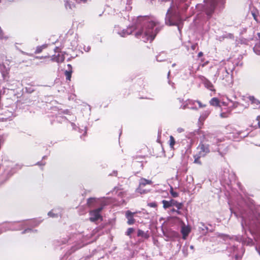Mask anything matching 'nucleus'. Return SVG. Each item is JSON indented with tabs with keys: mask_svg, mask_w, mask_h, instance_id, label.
I'll return each instance as SVG.
<instances>
[{
	"mask_svg": "<svg viewBox=\"0 0 260 260\" xmlns=\"http://www.w3.org/2000/svg\"><path fill=\"white\" fill-rule=\"evenodd\" d=\"M138 21L142 22L143 26L135 33V36L138 38H142L144 42L152 41L157 34L160 30L158 22L154 20L152 16H139Z\"/></svg>",
	"mask_w": 260,
	"mask_h": 260,
	"instance_id": "f257e3e1",
	"label": "nucleus"
},
{
	"mask_svg": "<svg viewBox=\"0 0 260 260\" xmlns=\"http://www.w3.org/2000/svg\"><path fill=\"white\" fill-rule=\"evenodd\" d=\"M114 192L117 194V199L90 198L87 200L86 205L90 208H94L92 211H101L107 206H119L125 204V202L123 198L126 194L125 192L121 189H117L116 191L114 189L113 192Z\"/></svg>",
	"mask_w": 260,
	"mask_h": 260,
	"instance_id": "f03ea898",
	"label": "nucleus"
},
{
	"mask_svg": "<svg viewBox=\"0 0 260 260\" xmlns=\"http://www.w3.org/2000/svg\"><path fill=\"white\" fill-rule=\"evenodd\" d=\"M166 23L169 25H179V11L178 6H171L168 10L166 17Z\"/></svg>",
	"mask_w": 260,
	"mask_h": 260,
	"instance_id": "7ed1b4c3",
	"label": "nucleus"
},
{
	"mask_svg": "<svg viewBox=\"0 0 260 260\" xmlns=\"http://www.w3.org/2000/svg\"><path fill=\"white\" fill-rule=\"evenodd\" d=\"M256 221L255 220H250V219H243L241 222V225L243 230L246 231L248 229L251 233L252 232L254 227V224H256Z\"/></svg>",
	"mask_w": 260,
	"mask_h": 260,
	"instance_id": "20e7f679",
	"label": "nucleus"
},
{
	"mask_svg": "<svg viewBox=\"0 0 260 260\" xmlns=\"http://www.w3.org/2000/svg\"><path fill=\"white\" fill-rule=\"evenodd\" d=\"M222 75L220 76V78L222 80H224L225 84L230 85L232 83L233 80L232 75L228 72L226 69L222 71Z\"/></svg>",
	"mask_w": 260,
	"mask_h": 260,
	"instance_id": "39448f33",
	"label": "nucleus"
},
{
	"mask_svg": "<svg viewBox=\"0 0 260 260\" xmlns=\"http://www.w3.org/2000/svg\"><path fill=\"white\" fill-rule=\"evenodd\" d=\"M191 230L190 226L188 225H186L183 224V225H181V233L182 235V238L183 239L186 240L187 239V236L191 232Z\"/></svg>",
	"mask_w": 260,
	"mask_h": 260,
	"instance_id": "423d86ee",
	"label": "nucleus"
},
{
	"mask_svg": "<svg viewBox=\"0 0 260 260\" xmlns=\"http://www.w3.org/2000/svg\"><path fill=\"white\" fill-rule=\"evenodd\" d=\"M162 203L163 204V207L165 209H166L175 205H176L178 209H179V207L177 205V202L173 200H171L170 201L163 200L162 201Z\"/></svg>",
	"mask_w": 260,
	"mask_h": 260,
	"instance_id": "0eeeda50",
	"label": "nucleus"
},
{
	"mask_svg": "<svg viewBox=\"0 0 260 260\" xmlns=\"http://www.w3.org/2000/svg\"><path fill=\"white\" fill-rule=\"evenodd\" d=\"M0 71L4 78H6L9 75L10 68L6 67L4 63L0 64Z\"/></svg>",
	"mask_w": 260,
	"mask_h": 260,
	"instance_id": "6e6552de",
	"label": "nucleus"
},
{
	"mask_svg": "<svg viewBox=\"0 0 260 260\" xmlns=\"http://www.w3.org/2000/svg\"><path fill=\"white\" fill-rule=\"evenodd\" d=\"M166 237L169 238L171 240H174L175 239L178 238V234L177 232L172 231V230H168L165 233Z\"/></svg>",
	"mask_w": 260,
	"mask_h": 260,
	"instance_id": "1a4fd4ad",
	"label": "nucleus"
},
{
	"mask_svg": "<svg viewBox=\"0 0 260 260\" xmlns=\"http://www.w3.org/2000/svg\"><path fill=\"white\" fill-rule=\"evenodd\" d=\"M136 212H126V217L127 219V223L129 225H132L135 223V219L134 218V214Z\"/></svg>",
	"mask_w": 260,
	"mask_h": 260,
	"instance_id": "9d476101",
	"label": "nucleus"
},
{
	"mask_svg": "<svg viewBox=\"0 0 260 260\" xmlns=\"http://www.w3.org/2000/svg\"><path fill=\"white\" fill-rule=\"evenodd\" d=\"M68 70L64 72V74L66 77V79L69 81H71L72 77V74L73 73L72 67L70 64L67 65Z\"/></svg>",
	"mask_w": 260,
	"mask_h": 260,
	"instance_id": "9b49d317",
	"label": "nucleus"
},
{
	"mask_svg": "<svg viewBox=\"0 0 260 260\" xmlns=\"http://www.w3.org/2000/svg\"><path fill=\"white\" fill-rule=\"evenodd\" d=\"M93 214L91 215L89 219L91 221L95 222L99 220H102V217L100 214V212H93Z\"/></svg>",
	"mask_w": 260,
	"mask_h": 260,
	"instance_id": "f8f14e48",
	"label": "nucleus"
},
{
	"mask_svg": "<svg viewBox=\"0 0 260 260\" xmlns=\"http://www.w3.org/2000/svg\"><path fill=\"white\" fill-rule=\"evenodd\" d=\"M200 155L204 156L207 153L209 152V149L208 145H205L204 144H201L200 145Z\"/></svg>",
	"mask_w": 260,
	"mask_h": 260,
	"instance_id": "ddd939ff",
	"label": "nucleus"
},
{
	"mask_svg": "<svg viewBox=\"0 0 260 260\" xmlns=\"http://www.w3.org/2000/svg\"><path fill=\"white\" fill-rule=\"evenodd\" d=\"M75 1L76 0H66L65 7L67 9H72L75 8Z\"/></svg>",
	"mask_w": 260,
	"mask_h": 260,
	"instance_id": "4468645a",
	"label": "nucleus"
},
{
	"mask_svg": "<svg viewBox=\"0 0 260 260\" xmlns=\"http://www.w3.org/2000/svg\"><path fill=\"white\" fill-rule=\"evenodd\" d=\"M257 36L258 42H257L253 48V50L256 54L260 55V50H259V48H260V33H257Z\"/></svg>",
	"mask_w": 260,
	"mask_h": 260,
	"instance_id": "2eb2a0df",
	"label": "nucleus"
},
{
	"mask_svg": "<svg viewBox=\"0 0 260 260\" xmlns=\"http://www.w3.org/2000/svg\"><path fill=\"white\" fill-rule=\"evenodd\" d=\"M210 113V111L209 110H206L204 111L200 116L199 118V121H204L209 115Z\"/></svg>",
	"mask_w": 260,
	"mask_h": 260,
	"instance_id": "dca6fc26",
	"label": "nucleus"
},
{
	"mask_svg": "<svg viewBox=\"0 0 260 260\" xmlns=\"http://www.w3.org/2000/svg\"><path fill=\"white\" fill-rule=\"evenodd\" d=\"M137 236L138 237H142L145 239H148L149 237V235L147 233H145L141 230H138Z\"/></svg>",
	"mask_w": 260,
	"mask_h": 260,
	"instance_id": "f3484780",
	"label": "nucleus"
},
{
	"mask_svg": "<svg viewBox=\"0 0 260 260\" xmlns=\"http://www.w3.org/2000/svg\"><path fill=\"white\" fill-rule=\"evenodd\" d=\"M210 104L212 106L221 107V105H219V101L216 98H212L210 101Z\"/></svg>",
	"mask_w": 260,
	"mask_h": 260,
	"instance_id": "a211bd4d",
	"label": "nucleus"
},
{
	"mask_svg": "<svg viewBox=\"0 0 260 260\" xmlns=\"http://www.w3.org/2000/svg\"><path fill=\"white\" fill-rule=\"evenodd\" d=\"M152 181L151 180H147L145 178H141L140 179V185H143V186H145L146 185H147V184H152Z\"/></svg>",
	"mask_w": 260,
	"mask_h": 260,
	"instance_id": "6ab92c4d",
	"label": "nucleus"
},
{
	"mask_svg": "<svg viewBox=\"0 0 260 260\" xmlns=\"http://www.w3.org/2000/svg\"><path fill=\"white\" fill-rule=\"evenodd\" d=\"M204 84H205V87L206 88H207L208 89H209V90H212V91L214 90V89L213 88V84L209 81H205L204 83Z\"/></svg>",
	"mask_w": 260,
	"mask_h": 260,
	"instance_id": "aec40b11",
	"label": "nucleus"
},
{
	"mask_svg": "<svg viewBox=\"0 0 260 260\" xmlns=\"http://www.w3.org/2000/svg\"><path fill=\"white\" fill-rule=\"evenodd\" d=\"M134 159L138 160V161H141L142 159L145 158V155L137 154L133 156Z\"/></svg>",
	"mask_w": 260,
	"mask_h": 260,
	"instance_id": "412c9836",
	"label": "nucleus"
},
{
	"mask_svg": "<svg viewBox=\"0 0 260 260\" xmlns=\"http://www.w3.org/2000/svg\"><path fill=\"white\" fill-rule=\"evenodd\" d=\"M169 142H170V146L171 148H173V147L175 144V140L172 136H171L170 137Z\"/></svg>",
	"mask_w": 260,
	"mask_h": 260,
	"instance_id": "4be33fe9",
	"label": "nucleus"
},
{
	"mask_svg": "<svg viewBox=\"0 0 260 260\" xmlns=\"http://www.w3.org/2000/svg\"><path fill=\"white\" fill-rule=\"evenodd\" d=\"M134 229L132 228H129L127 229L126 235L129 237H131V234L134 232Z\"/></svg>",
	"mask_w": 260,
	"mask_h": 260,
	"instance_id": "5701e85b",
	"label": "nucleus"
},
{
	"mask_svg": "<svg viewBox=\"0 0 260 260\" xmlns=\"http://www.w3.org/2000/svg\"><path fill=\"white\" fill-rule=\"evenodd\" d=\"M46 47L45 46H39L37 48L36 51H35V53L36 54H37V53H41L43 49L44 48H45Z\"/></svg>",
	"mask_w": 260,
	"mask_h": 260,
	"instance_id": "b1692460",
	"label": "nucleus"
},
{
	"mask_svg": "<svg viewBox=\"0 0 260 260\" xmlns=\"http://www.w3.org/2000/svg\"><path fill=\"white\" fill-rule=\"evenodd\" d=\"M253 16L254 19L257 22L260 23V11L258 12L257 15L253 14Z\"/></svg>",
	"mask_w": 260,
	"mask_h": 260,
	"instance_id": "393cba45",
	"label": "nucleus"
},
{
	"mask_svg": "<svg viewBox=\"0 0 260 260\" xmlns=\"http://www.w3.org/2000/svg\"><path fill=\"white\" fill-rule=\"evenodd\" d=\"M249 99L251 101L252 103H253V104H255L256 105H258L259 103V102L253 96H250L249 98Z\"/></svg>",
	"mask_w": 260,
	"mask_h": 260,
	"instance_id": "a878e982",
	"label": "nucleus"
},
{
	"mask_svg": "<svg viewBox=\"0 0 260 260\" xmlns=\"http://www.w3.org/2000/svg\"><path fill=\"white\" fill-rule=\"evenodd\" d=\"M64 60V56L63 55H62L61 56H58V57L56 58V61L58 62H62Z\"/></svg>",
	"mask_w": 260,
	"mask_h": 260,
	"instance_id": "bb28decb",
	"label": "nucleus"
},
{
	"mask_svg": "<svg viewBox=\"0 0 260 260\" xmlns=\"http://www.w3.org/2000/svg\"><path fill=\"white\" fill-rule=\"evenodd\" d=\"M171 193L173 197H177L178 196L177 193L174 192L172 188L171 189Z\"/></svg>",
	"mask_w": 260,
	"mask_h": 260,
	"instance_id": "cd10ccee",
	"label": "nucleus"
},
{
	"mask_svg": "<svg viewBox=\"0 0 260 260\" xmlns=\"http://www.w3.org/2000/svg\"><path fill=\"white\" fill-rule=\"evenodd\" d=\"M148 206L151 207H156V204L155 203H151L148 204Z\"/></svg>",
	"mask_w": 260,
	"mask_h": 260,
	"instance_id": "c85d7f7f",
	"label": "nucleus"
},
{
	"mask_svg": "<svg viewBox=\"0 0 260 260\" xmlns=\"http://www.w3.org/2000/svg\"><path fill=\"white\" fill-rule=\"evenodd\" d=\"M196 102L198 104V105L200 108H203L205 106V105H203L200 101H197Z\"/></svg>",
	"mask_w": 260,
	"mask_h": 260,
	"instance_id": "c756f323",
	"label": "nucleus"
},
{
	"mask_svg": "<svg viewBox=\"0 0 260 260\" xmlns=\"http://www.w3.org/2000/svg\"><path fill=\"white\" fill-rule=\"evenodd\" d=\"M200 224L202 225V227L199 226L200 228L202 229V230H207V228L202 223H200Z\"/></svg>",
	"mask_w": 260,
	"mask_h": 260,
	"instance_id": "7c9ffc66",
	"label": "nucleus"
},
{
	"mask_svg": "<svg viewBox=\"0 0 260 260\" xmlns=\"http://www.w3.org/2000/svg\"><path fill=\"white\" fill-rule=\"evenodd\" d=\"M220 116L222 118H225L228 117V115L226 114H225L224 113H222L220 114Z\"/></svg>",
	"mask_w": 260,
	"mask_h": 260,
	"instance_id": "2f4dec72",
	"label": "nucleus"
},
{
	"mask_svg": "<svg viewBox=\"0 0 260 260\" xmlns=\"http://www.w3.org/2000/svg\"><path fill=\"white\" fill-rule=\"evenodd\" d=\"M87 1V0H76V2L77 3H81V2H86Z\"/></svg>",
	"mask_w": 260,
	"mask_h": 260,
	"instance_id": "473e14b6",
	"label": "nucleus"
},
{
	"mask_svg": "<svg viewBox=\"0 0 260 260\" xmlns=\"http://www.w3.org/2000/svg\"><path fill=\"white\" fill-rule=\"evenodd\" d=\"M203 52H199V53H198V57H200L202 56H203Z\"/></svg>",
	"mask_w": 260,
	"mask_h": 260,
	"instance_id": "72a5a7b5",
	"label": "nucleus"
},
{
	"mask_svg": "<svg viewBox=\"0 0 260 260\" xmlns=\"http://www.w3.org/2000/svg\"><path fill=\"white\" fill-rule=\"evenodd\" d=\"M182 252L183 253V254H184L185 256H186L187 255V253H186L185 252V249L183 248V250H182Z\"/></svg>",
	"mask_w": 260,
	"mask_h": 260,
	"instance_id": "f704fd0d",
	"label": "nucleus"
},
{
	"mask_svg": "<svg viewBox=\"0 0 260 260\" xmlns=\"http://www.w3.org/2000/svg\"><path fill=\"white\" fill-rule=\"evenodd\" d=\"M219 105H221V106H225L226 105V104H225V103L224 102H221V103L219 102Z\"/></svg>",
	"mask_w": 260,
	"mask_h": 260,
	"instance_id": "c9c22d12",
	"label": "nucleus"
},
{
	"mask_svg": "<svg viewBox=\"0 0 260 260\" xmlns=\"http://www.w3.org/2000/svg\"><path fill=\"white\" fill-rule=\"evenodd\" d=\"M48 215L50 216H53L52 212H48Z\"/></svg>",
	"mask_w": 260,
	"mask_h": 260,
	"instance_id": "e433bc0d",
	"label": "nucleus"
},
{
	"mask_svg": "<svg viewBox=\"0 0 260 260\" xmlns=\"http://www.w3.org/2000/svg\"><path fill=\"white\" fill-rule=\"evenodd\" d=\"M122 33L123 34V35H121L122 37H124L125 36V32H122Z\"/></svg>",
	"mask_w": 260,
	"mask_h": 260,
	"instance_id": "4c0bfd02",
	"label": "nucleus"
},
{
	"mask_svg": "<svg viewBox=\"0 0 260 260\" xmlns=\"http://www.w3.org/2000/svg\"><path fill=\"white\" fill-rule=\"evenodd\" d=\"M192 49H194V48H195V46H194V45L192 46Z\"/></svg>",
	"mask_w": 260,
	"mask_h": 260,
	"instance_id": "58836bf2",
	"label": "nucleus"
},
{
	"mask_svg": "<svg viewBox=\"0 0 260 260\" xmlns=\"http://www.w3.org/2000/svg\"><path fill=\"white\" fill-rule=\"evenodd\" d=\"M172 211L174 212V211H176V210H175V209H173L172 210Z\"/></svg>",
	"mask_w": 260,
	"mask_h": 260,
	"instance_id": "ea45409f",
	"label": "nucleus"
},
{
	"mask_svg": "<svg viewBox=\"0 0 260 260\" xmlns=\"http://www.w3.org/2000/svg\"><path fill=\"white\" fill-rule=\"evenodd\" d=\"M194 161H195L196 162H198V159H195V160H194Z\"/></svg>",
	"mask_w": 260,
	"mask_h": 260,
	"instance_id": "a19ab883",
	"label": "nucleus"
},
{
	"mask_svg": "<svg viewBox=\"0 0 260 260\" xmlns=\"http://www.w3.org/2000/svg\"><path fill=\"white\" fill-rule=\"evenodd\" d=\"M259 118H260V117H259V116H257V120H258Z\"/></svg>",
	"mask_w": 260,
	"mask_h": 260,
	"instance_id": "79ce46f5",
	"label": "nucleus"
},
{
	"mask_svg": "<svg viewBox=\"0 0 260 260\" xmlns=\"http://www.w3.org/2000/svg\"><path fill=\"white\" fill-rule=\"evenodd\" d=\"M190 248L192 249L193 248V246H190Z\"/></svg>",
	"mask_w": 260,
	"mask_h": 260,
	"instance_id": "37998d69",
	"label": "nucleus"
}]
</instances>
